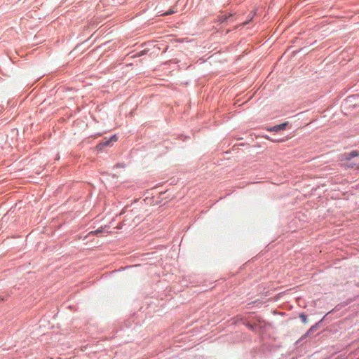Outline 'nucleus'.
Segmentation results:
<instances>
[{
    "label": "nucleus",
    "mask_w": 359,
    "mask_h": 359,
    "mask_svg": "<svg viewBox=\"0 0 359 359\" xmlns=\"http://www.w3.org/2000/svg\"><path fill=\"white\" fill-rule=\"evenodd\" d=\"M299 318L302 319V322L304 323H307V318H306V316L304 314V313H301L299 315Z\"/></svg>",
    "instance_id": "3"
},
{
    "label": "nucleus",
    "mask_w": 359,
    "mask_h": 359,
    "mask_svg": "<svg viewBox=\"0 0 359 359\" xmlns=\"http://www.w3.org/2000/svg\"><path fill=\"white\" fill-rule=\"evenodd\" d=\"M100 230H97V231H94V232H93V231H92L90 233H95V234H97V233H100Z\"/></svg>",
    "instance_id": "5"
},
{
    "label": "nucleus",
    "mask_w": 359,
    "mask_h": 359,
    "mask_svg": "<svg viewBox=\"0 0 359 359\" xmlns=\"http://www.w3.org/2000/svg\"><path fill=\"white\" fill-rule=\"evenodd\" d=\"M287 124H288L287 122H285V123H283L282 124L276 125V126H273L271 128H268L267 130L268 131H271V132H278V131H280V130L285 129V128L287 127Z\"/></svg>",
    "instance_id": "1"
},
{
    "label": "nucleus",
    "mask_w": 359,
    "mask_h": 359,
    "mask_svg": "<svg viewBox=\"0 0 359 359\" xmlns=\"http://www.w3.org/2000/svg\"><path fill=\"white\" fill-rule=\"evenodd\" d=\"M264 137H265L266 139H267V140H271L270 137H269V136H267V135H266V136H264Z\"/></svg>",
    "instance_id": "6"
},
{
    "label": "nucleus",
    "mask_w": 359,
    "mask_h": 359,
    "mask_svg": "<svg viewBox=\"0 0 359 359\" xmlns=\"http://www.w3.org/2000/svg\"><path fill=\"white\" fill-rule=\"evenodd\" d=\"M116 140H117L116 136L114 135L109 140L103 142L102 144H104V145H109L111 142H116Z\"/></svg>",
    "instance_id": "2"
},
{
    "label": "nucleus",
    "mask_w": 359,
    "mask_h": 359,
    "mask_svg": "<svg viewBox=\"0 0 359 359\" xmlns=\"http://www.w3.org/2000/svg\"><path fill=\"white\" fill-rule=\"evenodd\" d=\"M358 154L355 152H351L347 155V160H350L353 157H356Z\"/></svg>",
    "instance_id": "4"
}]
</instances>
